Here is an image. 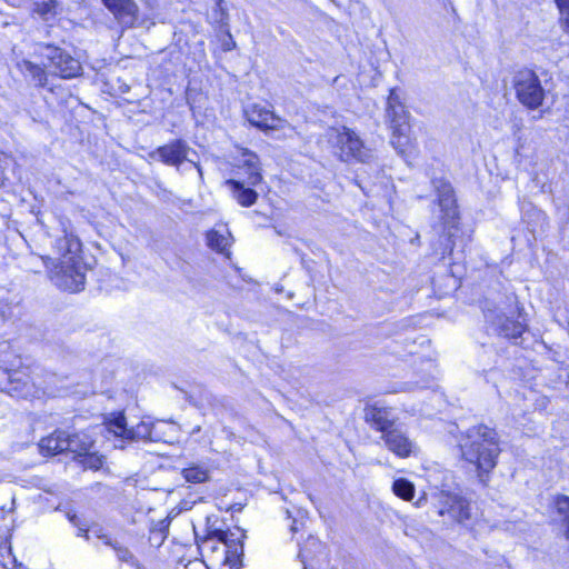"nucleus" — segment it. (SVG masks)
I'll use <instances>...</instances> for the list:
<instances>
[{"instance_id":"obj_1","label":"nucleus","mask_w":569,"mask_h":569,"mask_svg":"<svg viewBox=\"0 0 569 569\" xmlns=\"http://www.w3.org/2000/svg\"><path fill=\"white\" fill-rule=\"evenodd\" d=\"M437 191V206L439 208V223L432 226L433 238L430 241L431 249L437 259H445L451 254L456 233L458 232L459 212L457 200L451 184L445 180H433Z\"/></svg>"},{"instance_id":"obj_2","label":"nucleus","mask_w":569,"mask_h":569,"mask_svg":"<svg viewBox=\"0 0 569 569\" xmlns=\"http://www.w3.org/2000/svg\"><path fill=\"white\" fill-rule=\"evenodd\" d=\"M461 458L475 466L481 481L483 473H489L497 465L500 453L497 431L486 425L470 427L459 439Z\"/></svg>"},{"instance_id":"obj_3","label":"nucleus","mask_w":569,"mask_h":569,"mask_svg":"<svg viewBox=\"0 0 569 569\" xmlns=\"http://www.w3.org/2000/svg\"><path fill=\"white\" fill-rule=\"evenodd\" d=\"M80 247V240L72 233H66L56 241V248L61 256L59 263H54L51 258L44 260L47 268H50L51 280H61L64 284L69 281L71 284L84 283V267L78 256Z\"/></svg>"},{"instance_id":"obj_4","label":"nucleus","mask_w":569,"mask_h":569,"mask_svg":"<svg viewBox=\"0 0 569 569\" xmlns=\"http://www.w3.org/2000/svg\"><path fill=\"white\" fill-rule=\"evenodd\" d=\"M34 53L39 58L47 60L48 68L52 69V73L60 78L71 79L81 74V63L59 47L39 43L36 47Z\"/></svg>"},{"instance_id":"obj_5","label":"nucleus","mask_w":569,"mask_h":569,"mask_svg":"<svg viewBox=\"0 0 569 569\" xmlns=\"http://www.w3.org/2000/svg\"><path fill=\"white\" fill-rule=\"evenodd\" d=\"M331 140L337 149L336 154L341 161L356 160L367 162L372 157L370 149L363 144L358 134L346 127H342L341 130H336Z\"/></svg>"},{"instance_id":"obj_6","label":"nucleus","mask_w":569,"mask_h":569,"mask_svg":"<svg viewBox=\"0 0 569 569\" xmlns=\"http://www.w3.org/2000/svg\"><path fill=\"white\" fill-rule=\"evenodd\" d=\"M387 119L392 130V146L399 150V152H403V148L409 141L408 112L406 111V108L400 101V97L395 89L390 90L388 97Z\"/></svg>"},{"instance_id":"obj_7","label":"nucleus","mask_w":569,"mask_h":569,"mask_svg":"<svg viewBox=\"0 0 569 569\" xmlns=\"http://www.w3.org/2000/svg\"><path fill=\"white\" fill-rule=\"evenodd\" d=\"M515 89L519 101L530 108H539L545 99V90L538 76L528 69L520 70L515 76Z\"/></svg>"},{"instance_id":"obj_8","label":"nucleus","mask_w":569,"mask_h":569,"mask_svg":"<svg viewBox=\"0 0 569 569\" xmlns=\"http://www.w3.org/2000/svg\"><path fill=\"white\" fill-rule=\"evenodd\" d=\"M190 150L191 148L184 140L176 139L167 144L158 147L156 150L149 153V157L167 166L176 167L177 169H179V167L188 160L192 162L198 172L202 174L200 164L188 159Z\"/></svg>"},{"instance_id":"obj_9","label":"nucleus","mask_w":569,"mask_h":569,"mask_svg":"<svg viewBox=\"0 0 569 569\" xmlns=\"http://www.w3.org/2000/svg\"><path fill=\"white\" fill-rule=\"evenodd\" d=\"M381 439L387 449L398 458L405 459L418 453L419 448L417 443L408 437L407 432L399 425L390 429L385 436H381Z\"/></svg>"},{"instance_id":"obj_10","label":"nucleus","mask_w":569,"mask_h":569,"mask_svg":"<svg viewBox=\"0 0 569 569\" xmlns=\"http://www.w3.org/2000/svg\"><path fill=\"white\" fill-rule=\"evenodd\" d=\"M485 318L490 323L492 330L500 336L510 339L519 338L526 330V325L519 320H512L505 316L498 308L485 309Z\"/></svg>"},{"instance_id":"obj_11","label":"nucleus","mask_w":569,"mask_h":569,"mask_svg":"<svg viewBox=\"0 0 569 569\" xmlns=\"http://www.w3.org/2000/svg\"><path fill=\"white\" fill-rule=\"evenodd\" d=\"M102 2L123 28L136 26L139 9L133 0H102Z\"/></svg>"},{"instance_id":"obj_12","label":"nucleus","mask_w":569,"mask_h":569,"mask_svg":"<svg viewBox=\"0 0 569 569\" xmlns=\"http://www.w3.org/2000/svg\"><path fill=\"white\" fill-rule=\"evenodd\" d=\"M246 117L252 126L262 130H276L280 128L281 119L274 116L270 110L258 104L249 107L246 110Z\"/></svg>"},{"instance_id":"obj_13","label":"nucleus","mask_w":569,"mask_h":569,"mask_svg":"<svg viewBox=\"0 0 569 569\" xmlns=\"http://www.w3.org/2000/svg\"><path fill=\"white\" fill-rule=\"evenodd\" d=\"M365 419L370 426L385 436L390 429L397 426L388 408L371 406L365 410Z\"/></svg>"},{"instance_id":"obj_14","label":"nucleus","mask_w":569,"mask_h":569,"mask_svg":"<svg viewBox=\"0 0 569 569\" xmlns=\"http://www.w3.org/2000/svg\"><path fill=\"white\" fill-rule=\"evenodd\" d=\"M440 516L448 515L453 521L463 523L471 517L470 503L459 496H448L445 507L439 510Z\"/></svg>"},{"instance_id":"obj_15","label":"nucleus","mask_w":569,"mask_h":569,"mask_svg":"<svg viewBox=\"0 0 569 569\" xmlns=\"http://www.w3.org/2000/svg\"><path fill=\"white\" fill-rule=\"evenodd\" d=\"M17 68L32 86L37 88H46L48 84V64L40 66L28 59H22L17 62Z\"/></svg>"},{"instance_id":"obj_16","label":"nucleus","mask_w":569,"mask_h":569,"mask_svg":"<svg viewBox=\"0 0 569 569\" xmlns=\"http://www.w3.org/2000/svg\"><path fill=\"white\" fill-rule=\"evenodd\" d=\"M241 157V166L239 168L247 174L246 183L249 186H257L262 180L259 157L248 149L242 151Z\"/></svg>"},{"instance_id":"obj_17","label":"nucleus","mask_w":569,"mask_h":569,"mask_svg":"<svg viewBox=\"0 0 569 569\" xmlns=\"http://www.w3.org/2000/svg\"><path fill=\"white\" fill-rule=\"evenodd\" d=\"M226 183L230 187L232 197L240 206L250 207L256 203L258 193L253 189L246 188L243 182L236 179H229Z\"/></svg>"},{"instance_id":"obj_18","label":"nucleus","mask_w":569,"mask_h":569,"mask_svg":"<svg viewBox=\"0 0 569 569\" xmlns=\"http://www.w3.org/2000/svg\"><path fill=\"white\" fill-rule=\"evenodd\" d=\"M66 431L57 430L39 442V449L43 455L54 456L64 452Z\"/></svg>"},{"instance_id":"obj_19","label":"nucleus","mask_w":569,"mask_h":569,"mask_svg":"<svg viewBox=\"0 0 569 569\" xmlns=\"http://www.w3.org/2000/svg\"><path fill=\"white\" fill-rule=\"evenodd\" d=\"M231 243V233L226 227L207 232V244L217 252L227 253Z\"/></svg>"},{"instance_id":"obj_20","label":"nucleus","mask_w":569,"mask_h":569,"mask_svg":"<svg viewBox=\"0 0 569 569\" xmlns=\"http://www.w3.org/2000/svg\"><path fill=\"white\" fill-rule=\"evenodd\" d=\"M32 385L26 375L14 371L9 375L7 392L12 397L27 398L31 395Z\"/></svg>"},{"instance_id":"obj_21","label":"nucleus","mask_w":569,"mask_h":569,"mask_svg":"<svg viewBox=\"0 0 569 569\" xmlns=\"http://www.w3.org/2000/svg\"><path fill=\"white\" fill-rule=\"evenodd\" d=\"M92 447V441L84 433L69 435L66 432L64 451L73 452L80 457L86 456Z\"/></svg>"},{"instance_id":"obj_22","label":"nucleus","mask_w":569,"mask_h":569,"mask_svg":"<svg viewBox=\"0 0 569 569\" xmlns=\"http://www.w3.org/2000/svg\"><path fill=\"white\" fill-rule=\"evenodd\" d=\"M59 3L57 0L36 2L32 12L38 14L42 20L49 21L59 13Z\"/></svg>"},{"instance_id":"obj_23","label":"nucleus","mask_w":569,"mask_h":569,"mask_svg":"<svg viewBox=\"0 0 569 569\" xmlns=\"http://www.w3.org/2000/svg\"><path fill=\"white\" fill-rule=\"evenodd\" d=\"M555 509L561 518L565 537L569 540V497L565 495L557 496L555 498Z\"/></svg>"},{"instance_id":"obj_24","label":"nucleus","mask_w":569,"mask_h":569,"mask_svg":"<svg viewBox=\"0 0 569 569\" xmlns=\"http://www.w3.org/2000/svg\"><path fill=\"white\" fill-rule=\"evenodd\" d=\"M182 476L187 482L202 483L209 480V470L202 466L191 465L182 470Z\"/></svg>"},{"instance_id":"obj_25","label":"nucleus","mask_w":569,"mask_h":569,"mask_svg":"<svg viewBox=\"0 0 569 569\" xmlns=\"http://www.w3.org/2000/svg\"><path fill=\"white\" fill-rule=\"evenodd\" d=\"M116 552V556L119 561L129 563L130 566L134 567L136 569H143V566L137 560L134 555L124 546L117 542L113 545L112 548Z\"/></svg>"},{"instance_id":"obj_26","label":"nucleus","mask_w":569,"mask_h":569,"mask_svg":"<svg viewBox=\"0 0 569 569\" xmlns=\"http://www.w3.org/2000/svg\"><path fill=\"white\" fill-rule=\"evenodd\" d=\"M392 490L396 496L403 500H411L415 495V486L407 479L400 478L392 485Z\"/></svg>"},{"instance_id":"obj_27","label":"nucleus","mask_w":569,"mask_h":569,"mask_svg":"<svg viewBox=\"0 0 569 569\" xmlns=\"http://www.w3.org/2000/svg\"><path fill=\"white\" fill-rule=\"evenodd\" d=\"M151 426L144 421L130 428L127 432V440H151Z\"/></svg>"},{"instance_id":"obj_28","label":"nucleus","mask_w":569,"mask_h":569,"mask_svg":"<svg viewBox=\"0 0 569 569\" xmlns=\"http://www.w3.org/2000/svg\"><path fill=\"white\" fill-rule=\"evenodd\" d=\"M108 429L110 432H113L116 436H120L123 439H127V432L130 428H127V421L123 413L116 415L108 422Z\"/></svg>"},{"instance_id":"obj_29","label":"nucleus","mask_w":569,"mask_h":569,"mask_svg":"<svg viewBox=\"0 0 569 569\" xmlns=\"http://www.w3.org/2000/svg\"><path fill=\"white\" fill-rule=\"evenodd\" d=\"M83 457H84V459H83L82 463L86 468L97 470V469L101 468L103 465L102 458L98 457L96 455H91L90 451Z\"/></svg>"},{"instance_id":"obj_30","label":"nucleus","mask_w":569,"mask_h":569,"mask_svg":"<svg viewBox=\"0 0 569 569\" xmlns=\"http://www.w3.org/2000/svg\"><path fill=\"white\" fill-rule=\"evenodd\" d=\"M568 31H569V0H555Z\"/></svg>"},{"instance_id":"obj_31","label":"nucleus","mask_w":569,"mask_h":569,"mask_svg":"<svg viewBox=\"0 0 569 569\" xmlns=\"http://www.w3.org/2000/svg\"><path fill=\"white\" fill-rule=\"evenodd\" d=\"M68 518L73 526L78 527L79 535H83L87 539H89L88 528L84 523H82L80 518L76 513L70 512L68 513Z\"/></svg>"},{"instance_id":"obj_32","label":"nucleus","mask_w":569,"mask_h":569,"mask_svg":"<svg viewBox=\"0 0 569 569\" xmlns=\"http://www.w3.org/2000/svg\"><path fill=\"white\" fill-rule=\"evenodd\" d=\"M98 539H100L106 546H110L113 548V545H116L118 541H114L109 535H98Z\"/></svg>"},{"instance_id":"obj_33","label":"nucleus","mask_w":569,"mask_h":569,"mask_svg":"<svg viewBox=\"0 0 569 569\" xmlns=\"http://www.w3.org/2000/svg\"><path fill=\"white\" fill-rule=\"evenodd\" d=\"M213 536L221 542L227 543V532L218 530L213 532Z\"/></svg>"},{"instance_id":"obj_34","label":"nucleus","mask_w":569,"mask_h":569,"mask_svg":"<svg viewBox=\"0 0 569 569\" xmlns=\"http://www.w3.org/2000/svg\"><path fill=\"white\" fill-rule=\"evenodd\" d=\"M276 292L277 293H286V296L288 297V299H292L293 298V293L291 291H286L283 287H277L276 288Z\"/></svg>"},{"instance_id":"obj_35","label":"nucleus","mask_w":569,"mask_h":569,"mask_svg":"<svg viewBox=\"0 0 569 569\" xmlns=\"http://www.w3.org/2000/svg\"><path fill=\"white\" fill-rule=\"evenodd\" d=\"M92 532L94 533V536L98 538V535H104L106 532L103 531L102 528L100 527H97V528H93L92 529Z\"/></svg>"},{"instance_id":"obj_36","label":"nucleus","mask_w":569,"mask_h":569,"mask_svg":"<svg viewBox=\"0 0 569 569\" xmlns=\"http://www.w3.org/2000/svg\"><path fill=\"white\" fill-rule=\"evenodd\" d=\"M0 316H1V318H2L3 320H6V319L11 318V317H12V313L10 312V313H8V315H7L4 310H1V311H0Z\"/></svg>"},{"instance_id":"obj_37","label":"nucleus","mask_w":569,"mask_h":569,"mask_svg":"<svg viewBox=\"0 0 569 569\" xmlns=\"http://www.w3.org/2000/svg\"><path fill=\"white\" fill-rule=\"evenodd\" d=\"M297 530H298V529H297V526L293 523V525L291 526V531H292V532H296Z\"/></svg>"},{"instance_id":"obj_38","label":"nucleus","mask_w":569,"mask_h":569,"mask_svg":"<svg viewBox=\"0 0 569 569\" xmlns=\"http://www.w3.org/2000/svg\"><path fill=\"white\" fill-rule=\"evenodd\" d=\"M79 291H80L79 289H74V290H72L71 292H72V293H77V292H79Z\"/></svg>"}]
</instances>
